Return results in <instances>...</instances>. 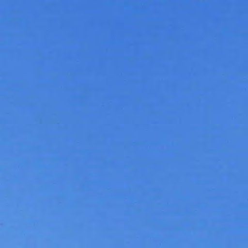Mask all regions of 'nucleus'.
<instances>
[{
    "instance_id": "obj_1",
    "label": "nucleus",
    "mask_w": 248,
    "mask_h": 248,
    "mask_svg": "<svg viewBox=\"0 0 248 248\" xmlns=\"http://www.w3.org/2000/svg\"><path fill=\"white\" fill-rule=\"evenodd\" d=\"M171 60H172V48H171Z\"/></svg>"
},
{
    "instance_id": "obj_2",
    "label": "nucleus",
    "mask_w": 248,
    "mask_h": 248,
    "mask_svg": "<svg viewBox=\"0 0 248 248\" xmlns=\"http://www.w3.org/2000/svg\"><path fill=\"white\" fill-rule=\"evenodd\" d=\"M171 60H172V48H171Z\"/></svg>"
},
{
    "instance_id": "obj_3",
    "label": "nucleus",
    "mask_w": 248,
    "mask_h": 248,
    "mask_svg": "<svg viewBox=\"0 0 248 248\" xmlns=\"http://www.w3.org/2000/svg\"><path fill=\"white\" fill-rule=\"evenodd\" d=\"M171 60H172V48H171Z\"/></svg>"
},
{
    "instance_id": "obj_4",
    "label": "nucleus",
    "mask_w": 248,
    "mask_h": 248,
    "mask_svg": "<svg viewBox=\"0 0 248 248\" xmlns=\"http://www.w3.org/2000/svg\"><path fill=\"white\" fill-rule=\"evenodd\" d=\"M171 60H172V48H171Z\"/></svg>"
},
{
    "instance_id": "obj_5",
    "label": "nucleus",
    "mask_w": 248,
    "mask_h": 248,
    "mask_svg": "<svg viewBox=\"0 0 248 248\" xmlns=\"http://www.w3.org/2000/svg\"><path fill=\"white\" fill-rule=\"evenodd\" d=\"M171 60H172V48H171Z\"/></svg>"
},
{
    "instance_id": "obj_6",
    "label": "nucleus",
    "mask_w": 248,
    "mask_h": 248,
    "mask_svg": "<svg viewBox=\"0 0 248 248\" xmlns=\"http://www.w3.org/2000/svg\"><path fill=\"white\" fill-rule=\"evenodd\" d=\"M171 60H172V48H171Z\"/></svg>"
},
{
    "instance_id": "obj_7",
    "label": "nucleus",
    "mask_w": 248,
    "mask_h": 248,
    "mask_svg": "<svg viewBox=\"0 0 248 248\" xmlns=\"http://www.w3.org/2000/svg\"><path fill=\"white\" fill-rule=\"evenodd\" d=\"M171 60H172V48H171Z\"/></svg>"
},
{
    "instance_id": "obj_8",
    "label": "nucleus",
    "mask_w": 248,
    "mask_h": 248,
    "mask_svg": "<svg viewBox=\"0 0 248 248\" xmlns=\"http://www.w3.org/2000/svg\"><path fill=\"white\" fill-rule=\"evenodd\" d=\"M171 60H172V48H171Z\"/></svg>"
},
{
    "instance_id": "obj_9",
    "label": "nucleus",
    "mask_w": 248,
    "mask_h": 248,
    "mask_svg": "<svg viewBox=\"0 0 248 248\" xmlns=\"http://www.w3.org/2000/svg\"><path fill=\"white\" fill-rule=\"evenodd\" d=\"M171 60H172V48H171Z\"/></svg>"
},
{
    "instance_id": "obj_10",
    "label": "nucleus",
    "mask_w": 248,
    "mask_h": 248,
    "mask_svg": "<svg viewBox=\"0 0 248 248\" xmlns=\"http://www.w3.org/2000/svg\"><path fill=\"white\" fill-rule=\"evenodd\" d=\"M171 60H172V48H171Z\"/></svg>"
},
{
    "instance_id": "obj_11",
    "label": "nucleus",
    "mask_w": 248,
    "mask_h": 248,
    "mask_svg": "<svg viewBox=\"0 0 248 248\" xmlns=\"http://www.w3.org/2000/svg\"><path fill=\"white\" fill-rule=\"evenodd\" d=\"M171 60H172V48H171Z\"/></svg>"
},
{
    "instance_id": "obj_12",
    "label": "nucleus",
    "mask_w": 248,
    "mask_h": 248,
    "mask_svg": "<svg viewBox=\"0 0 248 248\" xmlns=\"http://www.w3.org/2000/svg\"><path fill=\"white\" fill-rule=\"evenodd\" d=\"M171 94H172V89H171Z\"/></svg>"
},
{
    "instance_id": "obj_13",
    "label": "nucleus",
    "mask_w": 248,
    "mask_h": 248,
    "mask_svg": "<svg viewBox=\"0 0 248 248\" xmlns=\"http://www.w3.org/2000/svg\"><path fill=\"white\" fill-rule=\"evenodd\" d=\"M171 94H172V89H171Z\"/></svg>"
},
{
    "instance_id": "obj_14",
    "label": "nucleus",
    "mask_w": 248,
    "mask_h": 248,
    "mask_svg": "<svg viewBox=\"0 0 248 248\" xmlns=\"http://www.w3.org/2000/svg\"><path fill=\"white\" fill-rule=\"evenodd\" d=\"M171 94H172V89H171Z\"/></svg>"
},
{
    "instance_id": "obj_15",
    "label": "nucleus",
    "mask_w": 248,
    "mask_h": 248,
    "mask_svg": "<svg viewBox=\"0 0 248 248\" xmlns=\"http://www.w3.org/2000/svg\"><path fill=\"white\" fill-rule=\"evenodd\" d=\"M171 94H172V89H171Z\"/></svg>"
},
{
    "instance_id": "obj_16",
    "label": "nucleus",
    "mask_w": 248,
    "mask_h": 248,
    "mask_svg": "<svg viewBox=\"0 0 248 248\" xmlns=\"http://www.w3.org/2000/svg\"><path fill=\"white\" fill-rule=\"evenodd\" d=\"M171 94H172V89H171Z\"/></svg>"
},
{
    "instance_id": "obj_17",
    "label": "nucleus",
    "mask_w": 248,
    "mask_h": 248,
    "mask_svg": "<svg viewBox=\"0 0 248 248\" xmlns=\"http://www.w3.org/2000/svg\"><path fill=\"white\" fill-rule=\"evenodd\" d=\"M171 115H172V110H171Z\"/></svg>"
},
{
    "instance_id": "obj_18",
    "label": "nucleus",
    "mask_w": 248,
    "mask_h": 248,
    "mask_svg": "<svg viewBox=\"0 0 248 248\" xmlns=\"http://www.w3.org/2000/svg\"><path fill=\"white\" fill-rule=\"evenodd\" d=\"M171 115H172V110H171Z\"/></svg>"
},
{
    "instance_id": "obj_19",
    "label": "nucleus",
    "mask_w": 248,
    "mask_h": 248,
    "mask_svg": "<svg viewBox=\"0 0 248 248\" xmlns=\"http://www.w3.org/2000/svg\"><path fill=\"white\" fill-rule=\"evenodd\" d=\"M171 115H172V110H171Z\"/></svg>"
},
{
    "instance_id": "obj_20",
    "label": "nucleus",
    "mask_w": 248,
    "mask_h": 248,
    "mask_svg": "<svg viewBox=\"0 0 248 248\" xmlns=\"http://www.w3.org/2000/svg\"><path fill=\"white\" fill-rule=\"evenodd\" d=\"M171 115H172V110H171Z\"/></svg>"
},
{
    "instance_id": "obj_21",
    "label": "nucleus",
    "mask_w": 248,
    "mask_h": 248,
    "mask_svg": "<svg viewBox=\"0 0 248 248\" xmlns=\"http://www.w3.org/2000/svg\"><path fill=\"white\" fill-rule=\"evenodd\" d=\"M171 154H172V149H171Z\"/></svg>"
},
{
    "instance_id": "obj_22",
    "label": "nucleus",
    "mask_w": 248,
    "mask_h": 248,
    "mask_svg": "<svg viewBox=\"0 0 248 248\" xmlns=\"http://www.w3.org/2000/svg\"><path fill=\"white\" fill-rule=\"evenodd\" d=\"M171 154H172V149H171Z\"/></svg>"
},
{
    "instance_id": "obj_23",
    "label": "nucleus",
    "mask_w": 248,
    "mask_h": 248,
    "mask_svg": "<svg viewBox=\"0 0 248 248\" xmlns=\"http://www.w3.org/2000/svg\"><path fill=\"white\" fill-rule=\"evenodd\" d=\"M171 154H172V149H171Z\"/></svg>"
},
{
    "instance_id": "obj_24",
    "label": "nucleus",
    "mask_w": 248,
    "mask_h": 248,
    "mask_svg": "<svg viewBox=\"0 0 248 248\" xmlns=\"http://www.w3.org/2000/svg\"><path fill=\"white\" fill-rule=\"evenodd\" d=\"M171 154H172V149H171Z\"/></svg>"
},
{
    "instance_id": "obj_25",
    "label": "nucleus",
    "mask_w": 248,
    "mask_h": 248,
    "mask_svg": "<svg viewBox=\"0 0 248 248\" xmlns=\"http://www.w3.org/2000/svg\"><path fill=\"white\" fill-rule=\"evenodd\" d=\"M171 48H172V45H171Z\"/></svg>"
},
{
    "instance_id": "obj_26",
    "label": "nucleus",
    "mask_w": 248,
    "mask_h": 248,
    "mask_svg": "<svg viewBox=\"0 0 248 248\" xmlns=\"http://www.w3.org/2000/svg\"><path fill=\"white\" fill-rule=\"evenodd\" d=\"M171 48H172V45H171Z\"/></svg>"
},
{
    "instance_id": "obj_27",
    "label": "nucleus",
    "mask_w": 248,
    "mask_h": 248,
    "mask_svg": "<svg viewBox=\"0 0 248 248\" xmlns=\"http://www.w3.org/2000/svg\"><path fill=\"white\" fill-rule=\"evenodd\" d=\"M171 48H172V45H171Z\"/></svg>"
},
{
    "instance_id": "obj_28",
    "label": "nucleus",
    "mask_w": 248,
    "mask_h": 248,
    "mask_svg": "<svg viewBox=\"0 0 248 248\" xmlns=\"http://www.w3.org/2000/svg\"><path fill=\"white\" fill-rule=\"evenodd\" d=\"M171 75H172V72H171Z\"/></svg>"
},
{
    "instance_id": "obj_29",
    "label": "nucleus",
    "mask_w": 248,
    "mask_h": 248,
    "mask_svg": "<svg viewBox=\"0 0 248 248\" xmlns=\"http://www.w3.org/2000/svg\"><path fill=\"white\" fill-rule=\"evenodd\" d=\"M171 75H172V72H171Z\"/></svg>"
},
{
    "instance_id": "obj_30",
    "label": "nucleus",
    "mask_w": 248,
    "mask_h": 248,
    "mask_svg": "<svg viewBox=\"0 0 248 248\" xmlns=\"http://www.w3.org/2000/svg\"><path fill=\"white\" fill-rule=\"evenodd\" d=\"M171 75H172V72H171Z\"/></svg>"
},
{
    "instance_id": "obj_31",
    "label": "nucleus",
    "mask_w": 248,
    "mask_h": 248,
    "mask_svg": "<svg viewBox=\"0 0 248 248\" xmlns=\"http://www.w3.org/2000/svg\"><path fill=\"white\" fill-rule=\"evenodd\" d=\"M171 122H172V118H171Z\"/></svg>"
},
{
    "instance_id": "obj_32",
    "label": "nucleus",
    "mask_w": 248,
    "mask_h": 248,
    "mask_svg": "<svg viewBox=\"0 0 248 248\" xmlns=\"http://www.w3.org/2000/svg\"><path fill=\"white\" fill-rule=\"evenodd\" d=\"M171 122H172V118H171Z\"/></svg>"
},
{
    "instance_id": "obj_33",
    "label": "nucleus",
    "mask_w": 248,
    "mask_h": 248,
    "mask_svg": "<svg viewBox=\"0 0 248 248\" xmlns=\"http://www.w3.org/2000/svg\"><path fill=\"white\" fill-rule=\"evenodd\" d=\"M171 122H172V118H171Z\"/></svg>"
},
{
    "instance_id": "obj_34",
    "label": "nucleus",
    "mask_w": 248,
    "mask_h": 248,
    "mask_svg": "<svg viewBox=\"0 0 248 248\" xmlns=\"http://www.w3.org/2000/svg\"><path fill=\"white\" fill-rule=\"evenodd\" d=\"M171 133H172V130H171Z\"/></svg>"
},
{
    "instance_id": "obj_35",
    "label": "nucleus",
    "mask_w": 248,
    "mask_h": 248,
    "mask_svg": "<svg viewBox=\"0 0 248 248\" xmlns=\"http://www.w3.org/2000/svg\"><path fill=\"white\" fill-rule=\"evenodd\" d=\"M171 133H172V130H171Z\"/></svg>"
},
{
    "instance_id": "obj_36",
    "label": "nucleus",
    "mask_w": 248,
    "mask_h": 248,
    "mask_svg": "<svg viewBox=\"0 0 248 248\" xmlns=\"http://www.w3.org/2000/svg\"><path fill=\"white\" fill-rule=\"evenodd\" d=\"M171 133H172V130H171Z\"/></svg>"
},
{
    "instance_id": "obj_37",
    "label": "nucleus",
    "mask_w": 248,
    "mask_h": 248,
    "mask_svg": "<svg viewBox=\"0 0 248 248\" xmlns=\"http://www.w3.org/2000/svg\"><path fill=\"white\" fill-rule=\"evenodd\" d=\"M171 41H172V38L171 39Z\"/></svg>"
},
{
    "instance_id": "obj_38",
    "label": "nucleus",
    "mask_w": 248,
    "mask_h": 248,
    "mask_svg": "<svg viewBox=\"0 0 248 248\" xmlns=\"http://www.w3.org/2000/svg\"><path fill=\"white\" fill-rule=\"evenodd\" d=\"M171 41H172V38L171 39Z\"/></svg>"
},
{
    "instance_id": "obj_39",
    "label": "nucleus",
    "mask_w": 248,
    "mask_h": 248,
    "mask_svg": "<svg viewBox=\"0 0 248 248\" xmlns=\"http://www.w3.org/2000/svg\"><path fill=\"white\" fill-rule=\"evenodd\" d=\"M171 80H172V78H171Z\"/></svg>"
},
{
    "instance_id": "obj_40",
    "label": "nucleus",
    "mask_w": 248,
    "mask_h": 248,
    "mask_svg": "<svg viewBox=\"0 0 248 248\" xmlns=\"http://www.w3.org/2000/svg\"><path fill=\"white\" fill-rule=\"evenodd\" d=\"M171 80H172V78H171Z\"/></svg>"
},
{
    "instance_id": "obj_41",
    "label": "nucleus",
    "mask_w": 248,
    "mask_h": 248,
    "mask_svg": "<svg viewBox=\"0 0 248 248\" xmlns=\"http://www.w3.org/2000/svg\"><path fill=\"white\" fill-rule=\"evenodd\" d=\"M171 4L172 3V1L171 2Z\"/></svg>"
},
{
    "instance_id": "obj_42",
    "label": "nucleus",
    "mask_w": 248,
    "mask_h": 248,
    "mask_svg": "<svg viewBox=\"0 0 248 248\" xmlns=\"http://www.w3.org/2000/svg\"><path fill=\"white\" fill-rule=\"evenodd\" d=\"M171 20H172V18H171Z\"/></svg>"
}]
</instances>
